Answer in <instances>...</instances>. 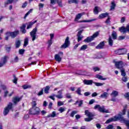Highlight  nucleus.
Masks as SVG:
<instances>
[{
  "instance_id": "36",
  "label": "nucleus",
  "mask_w": 129,
  "mask_h": 129,
  "mask_svg": "<svg viewBox=\"0 0 129 129\" xmlns=\"http://www.w3.org/2000/svg\"><path fill=\"white\" fill-rule=\"evenodd\" d=\"M14 79L13 80V83H15V84H18V78L16 77L15 75H13Z\"/></svg>"
},
{
  "instance_id": "46",
  "label": "nucleus",
  "mask_w": 129,
  "mask_h": 129,
  "mask_svg": "<svg viewBox=\"0 0 129 129\" xmlns=\"http://www.w3.org/2000/svg\"><path fill=\"white\" fill-rule=\"evenodd\" d=\"M48 47L50 48L51 47V45H52V44H53V40L52 39L49 40L48 41Z\"/></svg>"
},
{
  "instance_id": "14",
  "label": "nucleus",
  "mask_w": 129,
  "mask_h": 129,
  "mask_svg": "<svg viewBox=\"0 0 129 129\" xmlns=\"http://www.w3.org/2000/svg\"><path fill=\"white\" fill-rule=\"evenodd\" d=\"M62 0H50V4L51 5H55V4H57L58 6H59L60 8H62L63 7V4L62 3Z\"/></svg>"
},
{
  "instance_id": "43",
  "label": "nucleus",
  "mask_w": 129,
  "mask_h": 129,
  "mask_svg": "<svg viewBox=\"0 0 129 129\" xmlns=\"http://www.w3.org/2000/svg\"><path fill=\"white\" fill-rule=\"evenodd\" d=\"M44 94V89H41V90L38 93V96H41V95H43Z\"/></svg>"
},
{
  "instance_id": "44",
  "label": "nucleus",
  "mask_w": 129,
  "mask_h": 129,
  "mask_svg": "<svg viewBox=\"0 0 129 129\" xmlns=\"http://www.w3.org/2000/svg\"><path fill=\"white\" fill-rule=\"evenodd\" d=\"M76 113H77V111H73L71 113L70 116H71V117H74V115H75V114H76Z\"/></svg>"
},
{
  "instance_id": "62",
  "label": "nucleus",
  "mask_w": 129,
  "mask_h": 129,
  "mask_svg": "<svg viewBox=\"0 0 129 129\" xmlns=\"http://www.w3.org/2000/svg\"><path fill=\"white\" fill-rule=\"evenodd\" d=\"M98 94L96 92H94L92 94V97H95V96H97Z\"/></svg>"
},
{
  "instance_id": "20",
  "label": "nucleus",
  "mask_w": 129,
  "mask_h": 129,
  "mask_svg": "<svg viewBox=\"0 0 129 129\" xmlns=\"http://www.w3.org/2000/svg\"><path fill=\"white\" fill-rule=\"evenodd\" d=\"M20 29L22 34H26L27 33V30H26V24H23L20 27Z\"/></svg>"
},
{
  "instance_id": "50",
  "label": "nucleus",
  "mask_w": 129,
  "mask_h": 129,
  "mask_svg": "<svg viewBox=\"0 0 129 129\" xmlns=\"http://www.w3.org/2000/svg\"><path fill=\"white\" fill-rule=\"evenodd\" d=\"M93 70H94V72H96V71H99L100 70V69L99 68L96 67L93 68Z\"/></svg>"
},
{
  "instance_id": "24",
  "label": "nucleus",
  "mask_w": 129,
  "mask_h": 129,
  "mask_svg": "<svg viewBox=\"0 0 129 129\" xmlns=\"http://www.w3.org/2000/svg\"><path fill=\"white\" fill-rule=\"evenodd\" d=\"M21 44H22L21 40H16L15 42L16 48H20V47H21Z\"/></svg>"
},
{
  "instance_id": "61",
  "label": "nucleus",
  "mask_w": 129,
  "mask_h": 129,
  "mask_svg": "<svg viewBox=\"0 0 129 129\" xmlns=\"http://www.w3.org/2000/svg\"><path fill=\"white\" fill-rule=\"evenodd\" d=\"M51 114V117H55V116H56V112L53 111Z\"/></svg>"
},
{
  "instance_id": "25",
  "label": "nucleus",
  "mask_w": 129,
  "mask_h": 129,
  "mask_svg": "<svg viewBox=\"0 0 129 129\" xmlns=\"http://www.w3.org/2000/svg\"><path fill=\"white\" fill-rule=\"evenodd\" d=\"M95 77L96 78H98V79H99L100 80H106V79H107V78H103L102 76L99 74L96 75Z\"/></svg>"
},
{
  "instance_id": "13",
  "label": "nucleus",
  "mask_w": 129,
  "mask_h": 129,
  "mask_svg": "<svg viewBox=\"0 0 129 129\" xmlns=\"http://www.w3.org/2000/svg\"><path fill=\"white\" fill-rule=\"evenodd\" d=\"M114 63L115 64V66L117 69H123V62L122 61L120 60L118 61H114Z\"/></svg>"
},
{
  "instance_id": "59",
  "label": "nucleus",
  "mask_w": 129,
  "mask_h": 129,
  "mask_svg": "<svg viewBox=\"0 0 129 129\" xmlns=\"http://www.w3.org/2000/svg\"><path fill=\"white\" fill-rule=\"evenodd\" d=\"M124 96L125 98H129V92L126 93L124 95Z\"/></svg>"
},
{
  "instance_id": "55",
  "label": "nucleus",
  "mask_w": 129,
  "mask_h": 129,
  "mask_svg": "<svg viewBox=\"0 0 129 129\" xmlns=\"http://www.w3.org/2000/svg\"><path fill=\"white\" fill-rule=\"evenodd\" d=\"M94 102H95V100L92 99L89 102V104L91 105V104H93V103H94Z\"/></svg>"
},
{
  "instance_id": "6",
  "label": "nucleus",
  "mask_w": 129,
  "mask_h": 129,
  "mask_svg": "<svg viewBox=\"0 0 129 129\" xmlns=\"http://www.w3.org/2000/svg\"><path fill=\"white\" fill-rule=\"evenodd\" d=\"M122 118L119 116V113L118 114V116H114L113 117H111L107 119L105 123L108 124L110 123V122H112L113 121H117V120H120V121H121Z\"/></svg>"
},
{
  "instance_id": "40",
  "label": "nucleus",
  "mask_w": 129,
  "mask_h": 129,
  "mask_svg": "<svg viewBox=\"0 0 129 129\" xmlns=\"http://www.w3.org/2000/svg\"><path fill=\"white\" fill-rule=\"evenodd\" d=\"M31 106L33 108L38 107H36V106H37V101H32V102H31Z\"/></svg>"
},
{
  "instance_id": "3",
  "label": "nucleus",
  "mask_w": 129,
  "mask_h": 129,
  "mask_svg": "<svg viewBox=\"0 0 129 129\" xmlns=\"http://www.w3.org/2000/svg\"><path fill=\"white\" fill-rule=\"evenodd\" d=\"M85 115H86L88 117L85 118L84 120L87 122H89V121H91L93 120V117L95 116V114L93 113L92 112L89 111L88 110H86L85 111Z\"/></svg>"
},
{
  "instance_id": "54",
  "label": "nucleus",
  "mask_w": 129,
  "mask_h": 129,
  "mask_svg": "<svg viewBox=\"0 0 129 129\" xmlns=\"http://www.w3.org/2000/svg\"><path fill=\"white\" fill-rule=\"evenodd\" d=\"M56 98H58V99H61L63 98V96L62 95H57L55 96Z\"/></svg>"
},
{
  "instance_id": "60",
  "label": "nucleus",
  "mask_w": 129,
  "mask_h": 129,
  "mask_svg": "<svg viewBox=\"0 0 129 129\" xmlns=\"http://www.w3.org/2000/svg\"><path fill=\"white\" fill-rule=\"evenodd\" d=\"M29 117L30 115H29V114H27L24 115V118H25V119H28V118H29Z\"/></svg>"
},
{
  "instance_id": "64",
  "label": "nucleus",
  "mask_w": 129,
  "mask_h": 129,
  "mask_svg": "<svg viewBox=\"0 0 129 129\" xmlns=\"http://www.w3.org/2000/svg\"><path fill=\"white\" fill-rule=\"evenodd\" d=\"M66 98H68L69 99L70 98H72L71 95H70V94H66Z\"/></svg>"
},
{
  "instance_id": "7",
  "label": "nucleus",
  "mask_w": 129,
  "mask_h": 129,
  "mask_svg": "<svg viewBox=\"0 0 129 129\" xmlns=\"http://www.w3.org/2000/svg\"><path fill=\"white\" fill-rule=\"evenodd\" d=\"M127 49L125 48H119L114 51L115 54L116 55H124L126 54Z\"/></svg>"
},
{
  "instance_id": "34",
  "label": "nucleus",
  "mask_w": 129,
  "mask_h": 129,
  "mask_svg": "<svg viewBox=\"0 0 129 129\" xmlns=\"http://www.w3.org/2000/svg\"><path fill=\"white\" fill-rule=\"evenodd\" d=\"M111 95L114 97H116L118 95V92L116 91H113L111 94Z\"/></svg>"
},
{
  "instance_id": "2",
  "label": "nucleus",
  "mask_w": 129,
  "mask_h": 129,
  "mask_svg": "<svg viewBox=\"0 0 129 129\" xmlns=\"http://www.w3.org/2000/svg\"><path fill=\"white\" fill-rule=\"evenodd\" d=\"M14 111V104L12 102H9L6 107L4 108L3 110V114L5 116L8 115L10 113V111Z\"/></svg>"
},
{
  "instance_id": "48",
  "label": "nucleus",
  "mask_w": 129,
  "mask_h": 129,
  "mask_svg": "<svg viewBox=\"0 0 129 129\" xmlns=\"http://www.w3.org/2000/svg\"><path fill=\"white\" fill-rule=\"evenodd\" d=\"M27 6H28V2H25L24 3H23L22 5V9H25V8H26V7H27Z\"/></svg>"
},
{
  "instance_id": "52",
  "label": "nucleus",
  "mask_w": 129,
  "mask_h": 129,
  "mask_svg": "<svg viewBox=\"0 0 129 129\" xmlns=\"http://www.w3.org/2000/svg\"><path fill=\"white\" fill-rule=\"evenodd\" d=\"M64 105V103L62 101H58L57 102V105L58 106H62V105Z\"/></svg>"
},
{
  "instance_id": "38",
  "label": "nucleus",
  "mask_w": 129,
  "mask_h": 129,
  "mask_svg": "<svg viewBox=\"0 0 129 129\" xmlns=\"http://www.w3.org/2000/svg\"><path fill=\"white\" fill-rule=\"evenodd\" d=\"M22 88L23 89H28L30 88H32V86L31 85H24L23 86H22Z\"/></svg>"
},
{
  "instance_id": "33",
  "label": "nucleus",
  "mask_w": 129,
  "mask_h": 129,
  "mask_svg": "<svg viewBox=\"0 0 129 129\" xmlns=\"http://www.w3.org/2000/svg\"><path fill=\"white\" fill-rule=\"evenodd\" d=\"M120 72H121V76H123V77H125V76H126V73H125V71L124 70V69H121Z\"/></svg>"
},
{
  "instance_id": "31",
  "label": "nucleus",
  "mask_w": 129,
  "mask_h": 129,
  "mask_svg": "<svg viewBox=\"0 0 129 129\" xmlns=\"http://www.w3.org/2000/svg\"><path fill=\"white\" fill-rule=\"evenodd\" d=\"M111 36L112 37V39L113 40H116L117 39V35L116 34V32L113 31L112 33Z\"/></svg>"
},
{
  "instance_id": "11",
  "label": "nucleus",
  "mask_w": 129,
  "mask_h": 129,
  "mask_svg": "<svg viewBox=\"0 0 129 129\" xmlns=\"http://www.w3.org/2000/svg\"><path fill=\"white\" fill-rule=\"evenodd\" d=\"M70 46V40L69 37L67 36L65 39L64 43L60 46V49H66Z\"/></svg>"
},
{
  "instance_id": "16",
  "label": "nucleus",
  "mask_w": 129,
  "mask_h": 129,
  "mask_svg": "<svg viewBox=\"0 0 129 129\" xmlns=\"http://www.w3.org/2000/svg\"><path fill=\"white\" fill-rule=\"evenodd\" d=\"M108 17H109V13L106 12V13H101V14H100L99 16H98V18L100 20H102V19L108 18Z\"/></svg>"
},
{
  "instance_id": "58",
  "label": "nucleus",
  "mask_w": 129,
  "mask_h": 129,
  "mask_svg": "<svg viewBox=\"0 0 129 129\" xmlns=\"http://www.w3.org/2000/svg\"><path fill=\"white\" fill-rule=\"evenodd\" d=\"M52 106H53V103H52L51 102H50L49 103V105H48V108L49 109H51L52 108Z\"/></svg>"
},
{
  "instance_id": "49",
  "label": "nucleus",
  "mask_w": 129,
  "mask_h": 129,
  "mask_svg": "<svg viewBox=\"0 0 129 129\" xmlns=\"http://www.w3.org/2000/svg\"><path fill=\"white\" fill-rule=\"evenodd\" d=\"M106 129H113V124H109L106 127Z\"/></svg>"
},
{
  "instance_id": "17",
  "label": "nucleus",
  "mask_w": 129,
  "mask_h": 129,
  "mask_svg": "<svg viewBox=\"0 0 129 129\" xmlns=\"http://www.w3.org/2000/svg\"><path fill=\"white\" fill-rule=\"evenodd\" d=\"M22 100L21 97H19L18 96H15L13 99V102L14 103V104H17L18 102H20Z\"/></svg>"
},
{
  "instance_id": "28",
  "label": "nucleus",
  "mask_w": 129,
  "mask_h": 129,
  "mask_svg": "<svg viewBox=\"0 0 129 129\" xmlns=\"http://www.w3.org/2000/svg\"><path fill=\"white\" fill-rule=\"evenodd\" d=\"M42 89H44V93L48 94V93H49V91L50 90V86H46L45 87L42 88Z\"/></svg>"
},
{
  "instance_id": "32",
  "label": "nucleus",
  "mask_w": 129,
  "mask_h": 129,
  "mask_svg": "<svg viewBox=\"0 0 129 129\" xmlns=\"http://www.w3.org/2000/svg\"><path fill=\"white\" fill-rule=\"evenodd\" d=\"M111 6H110V11H112V10H114L115 9V7L116 5H115V3L114 2L111 3Z\"/></svg>"
},
{
  "instance_id": "9",
  "label": "nucleus",
  "mask_w": 129,
  "mask_h": 129,
  "mask_svg": "<svg viewBox=\"0 0 129 129\" xmlns=\"http://www.w3.org/2000/svg\"><path fill=\"white\" fill-rule=\"evenodd\" d=\"M83 15H84V13L78 14L75 19V22H78V23H88V22H89V20H82L78 21V20L81 19V17H82Z\"/></svg>"
},
{
  "instance_id": "26",
  "label": "nucleus",
  "mask_w": 129,
  "mask_h": 129,
  "mask_svg": "<svg viewBox=\"0 0 129 129\" xmlns=\"http://www.w3.org/2000/svg\"><path fill=\"white\" fill-rule=\"evenodd\" d=\"M108 97V93L107 92H104L99 96L100 98H107Z\"/></svg>"
},
{
  "instance_id": "42",
  "label": "nucleus",
  "mask_w": 129,
  "mask_h": 129,
  "mask_svg": "<svg viewBox=\"0 0 129 129\" xmlns=\"http://www.w3.org/2000/svg\"><path fill=\"white\" fill-rule=\"evenodd\" d=\"M33 12V9H30L24 16V19H26L28 16H29L31 13Z\"/></svg>"
},
{
  "instance_id": "45",
  "label": "nucleus",
  "mask_w": 129,
  "mask_h": 129,
  "mask_svg": "<svg viewBox=\"0 0 129 129\" xmlns=\"http://www.w3.org/2000/svg\"><path fill=\"white\" fill-rule=\"evenodd\" d=\"M76 93L79 94V95H82L81 94V88H78V89L76 91Z\"/></svg>"
},
{
  "instance_id": "47",
  "label": "nucleus",
  "mask_w": 129,
  "mask_h": 129,
  "mask_svg": "<svg viewBox=\"0 0 129 129\" xmlns=\"http://www.w3.org/2000/svg\"><path fill=\"white\" fill-rule=\"evenodd\" d=\"M19 53L20 55H23L25 53V49H21L19 50Z\"/></svg>"
},
{
  "instance_id": "19",
  "label": "nucleus",
  "mask_w": 129,
  "mask_h": 129,
  "mask_svg": "<svg viewBox=\"0 0 129 129\" xmlns=\"http://www.w3.org/2000/svg\"><path fill=\"white\" fill-rule=\"evenodd\" d=\"M84 84L85 85H92L93 81L92 80H84L83 81Z\"/></svg>"
},
{
  "instance_id": "35",
  "label": "nucleus",
  "mask_w": 129,
  "mask_h": 129,
  "mask_svg": "<svg viewBox=\"0 0 129 129\" xmlns=\"http://www.w3.org/2000/svg\"><path fill=\"white\" fill-rule=\"evenodd\" d=\"M79 1L78 0H69V4H76V5H78Z\"/></svg>"
},
{
  "instance_id": "21",
  "label": "nucleus",
  "mask_w": 129,
  "mask_h": 129,
  "mask_svg": "<svg viewBox=\"0 0 129 129\" xmlns=\"http://www.w3.org/2000/svg\"><path fill=\"white\" fill-rule=\"evenodd\" d=\"M37 22V20H35L34 21H31L28 22V25H27V29L29 30V29H31L32 27H33V25H34V24H36Z\"/></svg>"
},
{
  "instance_id": "10",
  "label": "nucleus",
  "mask_w": 129,
  "mask_h": 129,
  "mask_svg": "<svg viewBox=\"0 0 129 129\" xmlns=\"http://www.w3.org/2000/svg\"><path fill=\"white\" fill-rule=\"evenodd\" d=\"M94 109H97L100 112H102L103 113H108V110H105L104 108V106H103V107H101L100 106V105L97 104L94 107Z\"/></svg>"
},
{
  "instance_id": "23",
  "label": "nucleus",
  "mask_w": 129,
  "mask_h": 129,
  "mask_svg": "<svg viewBox=\"0 0 129 129\" xmlns=\"http://www.w3.org/2000/svg\"><path fill=\"white\" fill-rule=\"evenodd\" d=\"M7 59H8V56H5L3 58V63L0 62V67H3V66H4V65L7 63L8 61Z\"/></svg>"
},
{
  "instance_id": "1",
  "label": "nucleus",
  "mask_w": 129,
  "mask_h": 129,
  "mask_svg": "<svg viewBox=\"0 0 129 129\" xmlns=\"http://www.w3.org/2000/svg\"><path fill=\"white\" fill-rule=\"evenodd\" d=\"M5 40L6 41H9V38H10V37H11V39L17 38V37L20 35V31L15 30L13 32L7 31L5 33Z\"/></svg>"
},
{
  "instance_id": "53",
  "label": "nucleus",
  "mask_w": 129,
  "mask_h": 129,
  "mask_svg": "<svg viewBox=\"0 0 129 129\" xmlns=\"http://www.w3.org/2000/svg\"><path fill=\"white\" fill-rule=\"evenodd\" d=\"M58 110L60 112V113H62V112H63V111H65V109L61 107L59 108Z\"/></svg>"
},
{
  "instance_id": "4",
  "label": "nucleus",
  "mask_w": 129,
  "mask_h": 129,
  "mask_svg": "<svg viewBox=\"0 0 129 129\" xmlns=\"http://www.w3.org/2000/svg\"><path fill=\"white\" fill-rule=\"evenodd\" d=\"M30 115H39L41 113V109L39 107H31L29 109Z\"/></svg>"
},
{
  "instance_id": "41",
  "label": "nucleus",
  "mask_w": 129,
  "mask_h": 129,
  "mask_svg": "<svg viewBox=\"0 0 129 129\" xmlns=\"http://www.w3.org/2000/svg\"><path fill=\"white\" fill-rule=\"evenodd\" d=\"M110 16H108L107 17V19L105 21V24H107V25H110Z\"/></svg>"
},
{
  "instance_id": "39",
  "label": "nucleus",
  "mask_w": 129,
  "mask_h": 129,
  "mask_svg": "<svg viewBox=\"0 0 129 129\" xmlns=\"http://www.w3.org/2000/svg\"><path fill=\"white\" fill-rule=\"evenodd\" d=\"M12 3H14V0H7V2L5 3V6L7 7L8 5H10Z\"/></svg>"
},
{
  "instance_id": "57",
  "label": "nucleus",
  "mask_w": 129,
  "mask_h": 129,
  "mask_svg": "<svg viewBox=\"0 0 129 129\" xmlns=\"http://www.w3.org/2000/svg\"><path fill=\"white\" fill-rule=\"evenodd\" d=\"M125 22V17H123L121 18L120 23L122 24V23H124Z\"/></svg>"
},
{
  "instance_id": "22",
  "label": "nucleus",
  "mask_w": 129,
  "mask_h": 129,
  "mask_svg": "<svg viewBox=\"0 0 129 129\" xmlns=\"http://www.w3.org/2000/svg\"><path fill=\"white\" fill-rule=\"evenodd\" d=\"M104 41L101 42L97 46H96V49H103L104 47Z\"/></svg>"
},
{
  "instance_id": "15",
  "label": "nucleus",
  "mask_w": 129,
  "mask_h": 129,
  "mask_svg": "<svg viewBox=\"0 0 129 129\" xmlns=\"http://www.w3.org/2000/svg\"><path fill=\"white\" fill-rule=\"evenodd\" d=\"M119 31L121 33H126V32H128L129 33V24L127 25L126 26V28L124 27V26H122L120 28H119Z\"/></svg>"
},
{
  "instance_id": "8",
  "label": "nucleus",
  "mask_w": 129,
  "mask_h": 129,
  "mask_svg": "<svg viewBox=\"0 0 129 129\" xmlns=\"http://www.w3.org/2000/svg\"><path fill=\"white\" fill-rule=\"evenodd\" d=\"M37 32H38V28L37 27H36L30 32V36L32 37V40L33 42H34V41H35L37 38Z\"/></svg>"
},
{
  "instance_id": "5",
  "label": "nucleus",
  "mask_w": 129,
  "mask_h": 129,
  "mask_svg": "<svg viewBox=\"0 0 129 129\" xmlns=\"http://www.w3.org/2000/svg\"><path fill=\"white\" fill-rule=\"evenodd\" d=\"M99 35V32L97 31L95 33L93 34L92 36L90 37H87L86 39L84 40V42L85 43H90V42H92L93 40H94V38H96Z\"/></svg>"
},
{
  "instance_id": "30",
  "label": "nucleus",
  "mask_w": 129,
  "mask_h": 129,
  "mask_svg": "<svg viewBox=\"0 0 129 129\" xmlns=\"http://www.w3.org/2000/svg\"><path fill=\"white\" fill-rule=\"evenodd\" d=\"M27 45H29V38L28 37H26L24 39L23 47H26Z\"/></svg>"
},
{
  "instance_id": "63",
  "label": "nucleus",
  "mask_w": 129,
  "mask_h": 129,
  "mask_svg": "<svg viewBox=\"0 0 129 129\" xmlns=\"http://www.w3.org/2000/svg\"><path fill=\"white\" fill-rule=\"evenodd\" d=\"M38 7H39V9L43 8H44V4H43L42 3H39Z\"/></svg>"
},
{
  "instance_id": "29",
  "label": "nucleus",
  "mask_w": 129,
  "mask_h": 129,
  "mask_svg": "<svg viewBox=\"0 0 129 129\" xmlns=\"http://www.w3.org/2000/svg\"><path fill=\"white\" fill-rule=\"evenodd\" d=\"M108 44L109 46H110L111 47H112L113 46V40H112V38H111V37L109 36L108 38Z\"/></svg>"
},
{
  "instance_id": "51",
  "label": "nucleus",
  "mask_w": 129,
  "mask_h": 129,
  "mask_svg": "<svg viewBox=\"0 0 129 129\" xmlns=\"http://www.w3.org/2000/svg\"><path fill=\"white\" fill-rule=\"evenodd\" d=\"M121 80L123 82H126L127 81V78L126 77H123L122 78Z\"/></svg>"
},
{
  "instance_id": "12",
  "label": "nucleus",
  "mask_w": 129,
  "mask_h": 129,
  "mask_svg": "<svg viewBox=\"0 0 129 129\" xmlns=\"http://www.w3.org/2000/svg\"><path fill=\"white\" fill-rule=\"evenodd\" d=\"M63 56V52L59 51L57 54H55L54 55V59L56 60L57 62H61L62 60V57Z\"/></svg>"
},
{
  "instance_id": "27",
  "label": "nucleus",
  "mask_w": 129,
  "mask_h": 129,
  "mask_svg": "<svg viewBox=\"0 0 129 129\" xmlns=\"http://www.w3.org/2000/svg\"><path fill=\"white\" fill-rule=\"evenodd\" d=\"M99 7L97 6H95L94 8L93 13L94 15H98V13H99Z\"/></svg>"
},
{
  "instance_id": "56",
  "label": "nucleus",
  "mask_w": 129,
  "mask_h": 129,
  "mask_svg": "<svg viewBox=\"0 0 129 129\" xmlns=\"http://www.w3.org/2000/svg\"><path fill=\"white\" fill-rule=\"evenodd\" d=\"M95 85H96V86H102L103 84L101 83H95Z\"/></svg>"
},
{
  "instance_id": "18",
  "label": "nucleus",
  "mask_w": 129,
  "mask_h": 129,
  "mask_svg": "<svg viewBox=\"0 0 129 129\" xmlns=\"http://www.w3.org/2000/svg\"><path fill=\"white\" fill-rule=\"evenodd\" d=\"M83 30H80L78 32L77 37H78V42H80L81 40L83 38V36H81L82 33L83 32Z\"/></svg>"
},
{
  "instance_id": "37",
  "label": "nucleus",
  "mask_w": 129,
  "mask_h": 129,
  "mask_svg": "<svg viewBox=\"0 0 129 129\" xmlns=\"http://www.w3.org/2000/svg\"><path fill=\"white\" fill-rule=\"evenodd\" d=\"M87 47H88L87 45L86 44L83 45L80 48V51H84V50H86V49H87Z\"/></svg>"
}]
</instances>
